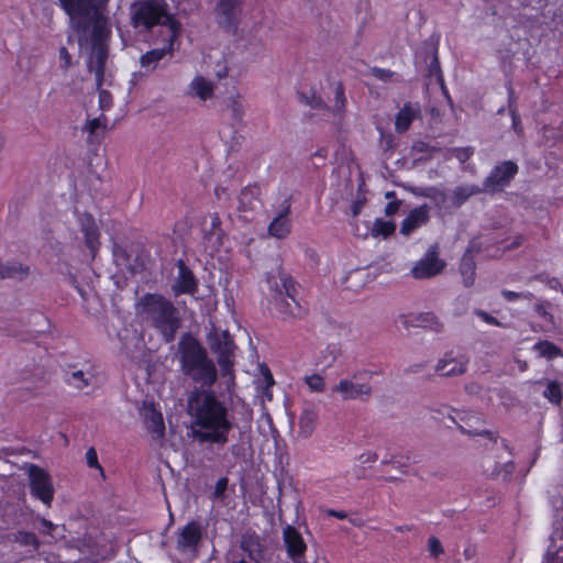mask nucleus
I'll use <instances>...</instances> for the list:
<instances>
[{
	"mask_svg": "<svg viewBox=\"0 0 563 563\" xmlns=\"http://www.w3.org/2000/svg\"><path fill=\"white\" fill-rule=\"evenodd\" d=\"M188 412L200 430H194V437L200 443L224 445L233 423L229 420L228 409L210 388H194L187 399Z\"/></svg>",
	"mask_w": 563,
	"mask_h": 563,
	"instance_id": "f257e3e1",
	"label": "nucleus"
},
{
	"mask_svg": "<svg viewBox=\"0 0 563 563\" xmlns=\"http://www.w3.org/2000/svg\"><path fill=\"white\" fill-rule=\"evenodd\" d=\"M177 357L183 375L195 388H211L218 379L214 361L206 347L189 332L184 333L177 344Z\"/></svg>",
	"mask_w": 563,
	"mask_h": 563,
	"instance_id": "f03ea898",
	"label": "nucleus"
},
{
	"mask_svg": "<svg viewBox=\"0 0 563 563\" xmlns=\"http://www.w3.org/2000/svg\"><path fill=\"white\" fill-rule=\"evenodd\" d=\"M137 306L144 320L162 335L165 343L175 340L181 327V317L178 308L159 294L143 295Z\"/></svg>",
	"mask_w": 563,
	"mask_h": 563,
	"instance_id": "7ed1b4c3",
	"label": "nucleus"
},
{
	"mask_svg": "<svg viewBox=\"0 0 563 563\" xmlns=\"http://www.w3.org/2000/svg\"><path fill=\"white\" fill-rule=\"evenodd\" d=\"M109 0H58L60 8L69 16L71 29L79 42L88 41V33L95 29L100 34V26L108 24L106 9Z\"/></svg>",
	"mask_w": 563,
	"mask_h": 563,
	"instance_id": "20e7f679",
	"label": "nucleus"
},
{
	"mask_svg": "<svg viewBox=\"0 0 563 563\" xmlns=\"http://www.w3.org/2000/svg\"><path fill=\"white\" fill-rule=\"evenodd\" d=\"M131 25L141 31H150L154 26L167 27V36L176 40L180 24L168 12L164 0H134L130 5Z\"/></svg>",
	"mask_w": 563,
	"mask_h": 563,
	"instance_id": "39448f33",
	"label": "nucleus"
},
{
	"mask_svg": "<svg viewBox=\"0 0 563 563\" xmlns=\"http://www.w3.org/2000/svg\"><path fill=\"white\" fill-rule=\"evenodd\" d=\"M207 343L210 351L217 356L221 375L223 377L232 376L236 346L229 331H218L213 328L207 334Z\"/></svg>",
	"mask_w": 563,
	"mask_h": 563,
	"instance_id": "423d86ee",
	"label": "nucleus"
},
{
	"mask_svg": "<svg viewBox=\"0 0 563 563\" xmlns=\"http://www.w3.org/2000/svg\"><path fill=\"white\" fill-rule=\"evenodd\" d=\"M280 286L275 283L276 297L275 305L277 310L286 317L301 318L305 314V310L297 301V284L294 278L279 271L278 273Z\"/></svg>",
	"mask_w": 563,
	"mask_h": 563,
	"instance_id": "0eeeda50",
	"label": "nucleus"
},
{
	"mask_svg": "<svg viewBox=\"0 0 563 563\" xmlns=\"http://www.w3.org/2000/svg\"><path fill=\"white\" fill-rule=\"evenodd\" d=\"M109 36V30L107 24L100 26V34L95 33V29L88 33V40L91 43V53L88 59L89 71L95 73L96 86H102L104 77L106 62L109 54L107 38Z\"/></svg>",
	"mask_w": 563,
	"mask_h": 563,
	"instance_id": "6e6552de",
	"label": "nucleus"
},
{
	"mask_svg": "<svg viewBox=\"0 0 563 563\" xmlns=\"http://www.w3.org/2000/svg\"><path fill=\"white\" fill-rule=\"evenodd\" d=\"M372 373L367 371L357 372L350 378L341 379L332 389L339 393L343 400L361 399L365 400L371 397L373 388L369 384Z\"/></svg>",
	"mask_w": 563,
	"mask_h": 563,
	"instance_id": "1a4fd4ad",
	"label": "nucleus"
},
{
	"mask_svg": "<svg viewBox=\"0 0 563 563\" xmlns=\"http://www.w3.org/2000/svg\"><path fill=\"white\" fill-rule=\"evenodd\" d=\"M446 263L440 257V250L438 244H432L424 255L415 263L410 269V276L418 280L431 279L440 275Z\"/></svg>",
	"mask_w": 563,
	"mask_h": 563,
	"instance_id": "9d476101",
	"label": "nucleus"
},
{
	"mask_svg": "<svg viewBox=\"0 0 563 563\" xmlns=\"http://www.w3.org/2000/svg\"><path fill=\"white\" fill-rule=\"evenodd\" d=\"M27 475L32 496L49 507L55 492L51 475L44 468L34 464L29 466Z\"/></svg>",
	"mask_w": 563,
	"mask_h": 563,
	"instance_id": "9b49d317",
	"label": "nucleus"
},
{
	"mask_svg": "<svg viewBox=\"0 0 563 563\" xmlns=\"http://www.w3.org/2000/svg\"><path fill=\"white\" fill-rule=\"evenodd\" d=\"M205 528L197 520L189 521L177 532L176 549L181 554L192 558L198 555V547L202 541Z\"/></svg>",
	"mask_w": 563,
	"mask_h": 563,
	"instance_id": "f8f14e48",
	"label": "nucleus"
},
{
	"mask_svg": "<svg viewBox=\"0 0 563 563\" xmlns=\"http://www.w3.org/2000/svg\"><path fill=\"white\" fill-rule=\"evenodd\" d=\"M518 172V166L511 162L506 161L495 166L490 174L486 177L483 184V191L495 194L501 191L510 184Z\"/></svg>",
	"mask_w": 563,
	"mask_h": 563,
	"instance_id": "ddd939ff",
	"label": "nucleus"
},
{
	"mask_svg": "<svg viewBox=\"0 0 563 563\" xmlns=\"http://www.w3.org/2000/svg\"><path fill=\"white\" fill-rule=\"evenodd\" d=\"M239 0H218L214 9L218 25L229 33H235L239 24Z\"/></svg>",
	"mask_w": 563,
	"mask_h": 563,
	"instance_id": "4468645a",
	"label": "nucleus"
},
{
	"mask_svg": "<svg viewBox=\"0 0 563 563\" xmlns=\"http://www.w3.org/2000/svg\"><path fill=\"white\" fill-rule=\"evenodd\" d=\"M178 274L172 290L176 296L181 294H195L198 289V282L191 269L185 264L183 260L177 261Z\"/></svg>",
	"mask_w": 563,
	"mask_h": 563,
	"instance_id": "2eb2a0df",
	"label": "nucleus"
},
{
	"mask_svg": "<svg viewBox=\"0 0 563 563\" xmlns=\"http://www.w3.org/2000/svg\"><path fill=\"white\" fill-rule=\"evenodd\" d=\"M283 541L288 556L297 562L298 559L303 556L307 545L300 532L292 526H287L283 530Z\"/></svg>",
	"mask_w": 563,
	"mask_h": 563,
	"instance_id": "dca6fc26",
	"label": "nucleus"
},
{
	"mask_svg": "<svg viewBox=\"0 0 563 563\" xmlns=\"http://www.w3.org/2000/svg\"><path fill=\"white\" fill-rule=\"evenodd\" d=\"M429 219V207L427 205L413 208L402 220L400 234L409 236L413 231L427 224Z\"/></svg>",
	"mask_w": 563,
	"mask_h": 563,
	"instance_id": "f3484780",
	"label": "nucleus"
},
{
	"mask_svg": "<svg viewBox=\"0 0 563 563\" xmlns=\"http://www.w3.org/2000/svg\"><path fill=\"white\" fill-rule=\"evenodd\" d=\"M290 213V197L285 199L282 206V210L272 220L268 225L269 235L277 239H285L290 233V222L288 214Z\"/></svg>",
	"mask_w": 563,
	"mask_h": 563,
	"instance_id": "a211bd4d",
	"label": "nucleus"
},
{
	"mask_svg": "<svg viewBox=\"0 0 563 563\" xmlns=\"http://www.w3.org/2000/svg\"><path fill=\"white\" fill-rule=\"evenodd\" d=\"M80 224V231L85 236V243L90 250L92 256H95L99 246V230L93 217L89 213H82L78 218Z\"/></svg>",
	"mask_w": 563,
	"mask_h": 563,
	"instance_id": "6ab92c4d",
	"label": "nucleus"
},
{
	"mask_svg": "<svg viewBox=\"0 0 563 563\" xmlns=\"http://www.w3.org/2000/svg\"><path fill=\"white\" fill-rule=\"evenodd\" d=\"M174 42L170 36H167L166 44L162 48H154L145 54H143L140 58L141 67L146 70L153 71L158 66V63L166 56H173L174 52Z\"/></svg>",
	"mask_w": 563,
	"mask_h": 563,
	"instance_id": "aec40b11",
	"label": "nucleus"
},
{
	"mask_svg": "<svg viewBox=\"0 0 563 563\" xmlns=\"http://www.w3.org/2000/svg\"><path fill=\"white\" fill-rule=\"evenodd\" d=\"M421 109L418 102H406L399 110L395 120V129L398 133L406 132L412 121L420 115Z\"/></svg>",
	"mask_w": 563,
	"mask_h": 563,
	"instance_id": "412c9836",
	"label": "nucleus"
},
{
	"mask_svg": "<svg viewBox=\"0 0 563 563\" xmlns=\"http://www.w3.org/2000/svg\"><path fill=\"white\" fill-rule=\"evenodd\" d=\"M261 188L257 185H250L244 187L239 197V211L247 212L254 211L261 206Z\"/></svg>",
	"mask_w": 563,
	"mask_h": 563,
	"instance_id": "4be33fe9",
	"label": "nucleus"
},
{
	"mask_svg": "<svg viewBox=\"0 0 563 563\" xmlns=\"http://www.w3.org/2000/svg\"><path fill=\"white\" fill-rule=\"evenodd\" d=\"M435 371L441 376H459L465 373L466 371V362L462 358H455L452 354L446 353L443 358H441L437 366Z\"/></svg>",
	"mask_w": 563,
	"mask_h": 563,
	"instance_id": "5701e85b",
	"label": "nucleus"
},
{
	"mask_svg": "<svg viewBox=\"0 0 563 563\" xmlns=\"http://www.w3.org/2000/svg\"><path fill=\"white\" fill-rule=\"evenodd\" d=\"M13 541L20 547L25 548V552L30 558H34L40 553L41 541L32 531L19 530L13 534Z\"/></svg>",
	"mask_w": 563,
	"mask_h": 563,
	"instance_id": "b1692460",
	"label": "nucleus"
},
{
	"mask_svg": "<svg viewBox=\"0 0 563 563\" xmlns=\"http://www.w3.org/2000/svg\"><path fill=\"white\" fill-rule=\"evenodd\" d=\"M483 191V188L477 185H462L453 189L450 195V207L453 209L460 208L464 205L472 196L478 195Z\"/></svg>",
	"mask_w": 563,
	"mask_h": 563,
	"instance_id": "393cba45",
	"label": "nucleus"
},
{
	"mask_svg": "<svg viewBox=\"0 0 563 563\" xmlns=\"http://www.w3.org/2000/svg\"><path fill=\"white\" fill-rule=\"evenodd\" d=\"M30 274V267L16 261L2 262L0 260V278H11L22 280Z\"/></svg>",
	"mask_w": 563,
	"mask_h": 563,
	"instance_id": "a878e982",
	"label": "nucleus"
},
{
	"mask_svg": "<svg viewBox=\"0 0 563 563\" xmlns=\"http://www.w3.org/2000/svg\"><path fill=\"white\" fill-rule=\"evenodd\" d=\"M424 62L427 63V76L435 77L437 81L443 87V77L438 58V49L433 45H426L424 47Z\"/></svg>",
	"mask_w": 563,
	"mask_h": 563,
	"instance_id": "bb28decb",
	"label": "nucleus"
},
{
	"mask_svg": "<svg viewBox=\"0 0 563 563\" xmlns=\"http://www.w3.org/2000/svg\"><path fill=\"white\" fill-rule=\"evenodd\" d=\"M241 549L247 553L249 558L258 563L263 559V547L260 537L256 534L243 536Z\"/></svg>",
	"mask_w": 563,
	"mask_h": 563,
	"instance_id": "cd10ccee",
	"label": "nucleus"
},
{
	"mask_svg": "<svg viewBox=\"0 0 563 563\" xmlns=\"http://www.w3.org/2000/svg\"><path fill=\"white\" fill-rule=\"evenodd\" d=\"M460 273L465 287H471L475 282L476 264L470 251H466L461 258Z\"/></svg>",
	"mask_w": 563,
	"mask_h": 563,
	"instance_id": "c85d7f7f",
	"label": "nucleus"
},
{
	"mask_svg": "<svg viewBox=\"0 0 563 563\" xmlns=\"http://www.w3.org/2000/svg\"><path fill=\"white\" fill-rule=\"evenodd\" d=\"M93 378V375L89 371L85 372L82 369L71 371L65 374V382L78 390L90 386Z\"/></svg>",
	"mask_w": 563,
	"mask_h": 563,
	"instance_id": "c756f323",
	"label": "nucleus"
},
{
	"mask_svg": "<svg viewBox=\"0 0 563 563\" xmlns=\"http://www.w3.org/2000/svg\"><path fill=\"white\" fill-rule=\"evenodd\" d=\"M210 218V228L203 229V239L211 243L212 246H220L224 234L221 228V219L218 213H212Z\"/></svg>",
	"mask_w": 563,
	"mask_h": 563,
	"instance_id": "7c9ffc66",
	"label": "nucleus"
},
{
	"mask_svg": "<svg viewBox=\"0 0 563 563\" xmlns=\"http://www.w3.org/2000/svg\"><path fill=\"white\" fill-rule=\"evenodd\" d=\"M411 325L421 327L434 331L437 333L442 332L443 323L440 322L438 317L431 312L420 313L410 321Z\"/></svg>",
	"mask_w": 563,
	"mask_h": 563,
	"instance_id": "2f4dec72",
	"label": "nucleus"
},
{
	"mask_svg": "<svg viewBox=\"0 0 563 563\" xmlns=\"http://www.w3.org/2000/svg\"><path fill=\"white\" fill-rule=\"evenodd\" d=\"M145 423L147 430L157 438H162L164 435L165 426L161 412L154 409L148 410L145 415Z\"/></svg>",
	"mask_w": 563,
	"mask_h": 563,
	"instance_id": "473e14b6",
	"label": "nucleus"
},
{
	"mask_svg": "<svg viewBox=\"0 0 563 563\" xmlns=\"http://www.w3.org/2000/svg\"><path fill=\"white\" fill-rule=\"evenodd\" d=\"M318 413L311 408H305L299 417V429L300 433L305 437H309L316 427Z\"/></svg>",
	"mask_w": 563,
	"mask_h": 563,
	"instance_id": "72a5a7b5",
	"label": "nucleus"
},
{
	"mask_svg": "<svg viewBox=\"0 0 563 563\" xmlns=\"http://www.w3.org/2000/svg\"><path fill=\"white\" fill-rule=\"evenodd\" d=\"M533 350L539 353L540 357H545L548 360H553L562 355V350L548 340L537 342L533 345Z\"/></svg>",
	"mask_w": 563,
	"mask_h": 563,
	"instance_id": "f704fd0d",
	"label": "nucleus"
},
{
	"mask_svg": "<svg viewBox=\"0 0 563 563\" xmlns=\"http://www.w3.org/2000/svg\"><path fill=\"white\" fill-rule=\"evenodd\" d=\"M396 230V224L394 221H385L380 218H377L375 222L373 223V227L371 229V234L374 238L383 236L388 238L391 234H394Z\"/></svg>",
	"mask_w": 563,
	"mask_h": 563,
	"instance_id": "c9c22d12",
	"label": "nucleus"
},
{
	"mask_svg": "<svg viewBox=\"0 0 563 563\" xmlns=\"http://www.w3.org/2000/svg\"><path fill=\"white\" fill-rule=\"evenodd\" d=\"M191 89L202 100H207V99L211 98V96L213 93L212 84L200 76L196 77L192 80Z\"/></svg>",
	"mask_w": 563,
	"mask_h": 563,
	"instance_id": "e433bc0d",
	"label": "nucleus"
},
{
	"mask_svg": "<svg viewBox=\"0 0 563 563\" xmlns=\"http://www.w3.org/2000/svg\"><path fill=\"white\" fill-rule=\"evenodd\" d=\"M342 354V350L340 344L330 343L325 346V349L321 352L319 362L324 366H331Z\"/></svg>",
	"mask_w": 563,
	"mask_h": 563,
	"instance_id": "4c0bfd02",
	"label": "nucleus"
},
{
	"mask_svg": "<svg viewBox=\"0 0 563 563\" xmlns=\"http://www.w3.org/2000/svg\"><path fill=\"white\" fill-rule=\"evenodd\" d=\"M427 195L428 198L431 199L438 208L445 210L453 209V207H450V196L444 190L430 187Z\"/></svg>",
	"mask_w": 563,
	"mask_h": 563,
	"instance_id": "58836bf2",
	"label": "nucleus"
},
{
	"mask_svg": "<svg viewBox=\"0 0 563 563\" xmlns=\"http://www.w3.org/2000/svg\"><path fill=\"white\" fill-rule=\"evenodd\" d=\"M543 396L552 404L560 405L562 401L561 387L556 382H548Z\"/></svg>",
	"mask_w": 563,
	"mask_h": 563,
	"instance_id": "ea45409f",
	"label": "nucleus"
},
{
	"mask_svg": "<svg viewBox=\"0 0 563 563\" xmlns=\"http://www.w3.org/2000/svg\"><path fill=\"white\" fill-rule=\"evenodd\" d=\"M299 99L302 103L313 108V109H325L327 103L320 96H317L314 91H311L309 95L300 93Z\"/></svg>",
	"mask_w": 563,
	"mask_h": 563,
	"instance_id": "a19ab883",
	"label": "nucleus"
},
{
	"mask_svg": "<svg viewBox=\"0 0 563 563\" xmlns=\"http://www.w3.org/2000/svg\"><path fill=\"white\" fill-rule=\"evenodd\" d=\"M345 96H344V87L341 82L336 84L335 90H334V104H333V112L334 113H342L345 107Z\"/></svg>",
	"mask_w": 563,
	"mask_h": 563,
	"instance_id": "79ce46f5",
	"label": "nucleus"
},
{
	"mask_svg": "<svg viewBox=\"0 0 563 563\" xmlns=\"http://www.w3.org/2000/svg\"><path fill=\"white\" fill-rule=\"evenodd\" d=\"M305 380L311 390L318 391V393H321L324 390L325 384H324V379L322 376H320L318 374H312L310 376H307L305 378Z\"/></svg>",
	"mask_w": 563,
	"mask_h": 563,
	"instance_id": "37998d69",
	"label": "nucleus"
},
{
	"mask_svg": "<svg viewBox=\"0 0 563 563\" xmlns=\"http://www.w3.org/2000/svg\"><path fill=\"white\" fill-rule=\"evenodd\" d=\"M113 256L117 265L125 267L130 266V255L123 247L119 246L118 244H115L113 247Z\"/></svg>",
	"mask_w": 563,
	"mask_h": 563,
	"instance_id": "c03bdc74",
	"label": "nucleus"
},
{
	"mask_svg": "<svg viewBox=\"0 0 563 563\" xmlns=\"http://www.w3.org/2000/svg\"><path fill=\"white\" fill-rule=\"evenodd\" d=\"M551 306L549 301H540L534 306L536 312L548 321L550 324L554 325V317L551 312L548 311V308Z\"/></svg>",
	"mask_w": 563,
	"mask_h": 563,
	"instance_id": "a18cd8bd",
	"label": "nucleus"
},
{
	"mask_svg": "<svg viewBox=\"0 0 563 563\" xmlns=\"http://www.w3.org/2000/svg\"><path fill=\"white\" fill-rule=\"evenodd\" d=\"M97 87V90L99 92V108L102 110V111H107L111 108L112 106V96L111 93L106 90V89H102V86H96Z\"/></svg>",
	"mask_w": 563,
	"mask_h": 563,
	"instance_id": "49530a36",
	"label": "nucleus"
},
{
	"mask_svg": "<svg viewBox=\"0 0 563 563\" xmlns=\"http://www.w3.org/2000/svg\"><path fill=\"white\" fill-rule=\"evenodd\" d=\"M459 429L464 434H468V435H472V437H487L494 443L497 442V434L494 433L493 431H489V430H481V431L475 430V431H472V430L465 429L462 426H459Z\"/></svg>",
	"mask_w": 563,
	"mask_h": 563,
	"instance_id": "de8ad7c7",
	"label": "nucleus"
},
{
	"mask_svg": "<svg viewBox=\"0 0 563 563\" xmlns=\"http://www.w3.org/2000/svg\"><path fill=\"white\" fill-rule=\"evenodd\" d=\"M38 521L41 523V528H40L41 533L44 536H49L55 539L56 538L55 532L58 530V526L54 525L52 521H49L45 518H41Z\"/></svg>",
	"mask_w": 563,
	"mask_h": 563,
	"instance_id": "09e8293b",
	"label": "nucleus"
},
{
	"mask_svg": "<svg viewBox=\"0 0 563 563\" xmlns=\"http://www.w3.org/2000/svg\"><path fill=\"white\" fill-rule=\"evenodd\" d=\"M501 296L507 300V301H514V300H517V299H528V300H531L534 296L532 292H516V291H511V290H503L501 291Z\"/></svg>",
	"mask_w": 563,
	"mask_h": 563,
	"instance_id": "8fccbe9b",
	"label": "nucleus"
},
{
	"mask_svg": "<svg viewBox=\"0 0 563 563\" xmlns=\"http://www.w3.org/2000/svg\"><path fill=\"white\" fill-rule=\"evenodd\" d=\"M380 139H379V146L380 148L386 152L394 147V136L391 133H385L383 129H378Z\"/></svg>",
	"mask_w": 563,
	"mask_h": 563,
	"instance_id": "3c124183",
	"label": "nucleus"
},
{
	"mask_svg": "<svg viewBox=\"0 0 563 563\" xmlns=\"http://www.w3.org/2000/svg\"><path fill=\"white\" fill-rule=\"evenodd\" d=\"M229 479L227 477H220L214 486L213 498L221 499L224 496V493L228 488Z\"/></svg>",
	"mask_w": 563,
	"mask_h": 563,
	"instance_id": "603ef678",
	"label": "nucleus"
},
{
	"mask_svg": "<svg viewBox=\"0 0 563 563\" xmlns=\"http://www.w3.org/2000/svg\"><path fill=\"white\" fill-rule=\"evenodd\" d=\"M428 547L431 555L438 558L440 554L443 553V547L440 542V540L435 537H430L428 540Z\"/></svg>",
	"mask_w": 563,
	"mask_h": 563,
	"instance_id": "864d4df0",
	"label": "nucleus"
},
{
	"mask_svg": "<svg viewBox=\"0 0 563 563\" xmlns=\"http://www.w3.org/2000/svg\"><path fill=\"white\" fill-rule=\"evenodd\" d=\"M101 119H103L104 122L107 121V118L103 114L100 118L88 120L84 131H87L90 135H93L96 131L102 125Z\"/></svg>",
	"mask_w": 563,
	"mask_h": 563,
	"instance_id": "5fc2aeb1",
	"label": "nucleus"
},
{
	"mask_svg": "<svg viewBox=\"0 0 563 563\" xmlns=\"http://www.w3.org/2000/svg\"><path fill=\"white\" fill-rule=\"evenodd\" d=\"M229 109L231 111L232 118L235 121H241L242 120L243 114H244V110H243V106L239 101L232 100L230 106H229Z\"/></svg>",
	"mask_w": 563,
	"mask_h": 563,
	"instance_id": "6e6d98bb",
	"label": "nucleus"
},
{
	"mask_svg": "<svg viewBox=\"0 0 563 563\" xmlns=\"http://www.w3.org/2000/svg\"><path fill=\"white\" fill-rule=\"evenodd\" d=\"M372 75L382 81H388L394 76V73L389 69L374 67L372 68Z\"/></svg>",
	"mask_w": 563,
	"mask_h": 563,
	"instance_id": "4d7b16f0",
	"label": "nucleus"
},
{
	"mask_svg": "<svg viewBox=\"0 0 563 563\" xmlns=\"http://www.w3.org/2000/svg\"><path fill=\"white\" fill-rule=\"evenodd\" d=\"M86 460H87V464H88L89 467H96V468H99L102 472V467L100 466V464L98 462L97 452H96V450L93 448H90L86 452Z\"/></svg>",
	"mask_w": 563,
	"mask_h": 563,
	"instance_id": "13d9d810",
	"label": "nucleus"
},
{
	"mask_svg": "<svg viewBox=\"0 0 563 563\" xmlns=\"http://www.w3.org/2000/svg\"><path fill=\"white\" fill-rule=\"evenodd\" d=\"M472 154L473 150L471 147H459L454 150V155L461 163H465Z\"/></svg>",
	"mask_w": 563,
	"mask_h": 563,
	"instance_id": "bf43d9fd",
	"label": "nucleus"
},
{
	"mask_svg": "<svg viewBox=\"0 0 563 563\" xmlns=\"http://www.w3.org/2000/svg\"><path fill=\"white\" fill-rule=\"evenodd\" d=\"M476 314L483 321H485L486 323H489V324H493V325H497V327H501V323H500V321L498 319H496L495 317L490 316L488 312H486L484 310H477Z\"/></svg>",
	"mask_w": 563,
	"mask_h": 563,
	"instance_id": "052dcab7",
	"label": "nucleus"
},
{
	"mask_svg": "<svg viewBox=\"0 0 563 563\" xmlns=\"http://www.w3.org/2000/svg\"><path fill=\"white\" fill-rule=\"evenodd\" d=\"M509 111H510V114H511L512 128H514L515 132L517 134H521L522 133V126H521L520 117L516 113V109L511 108L510 106H509Z\"/></svg>",
	"mask_w": 563,
	"mask_h": 563,
	"instance_id": "680f3d73",
	"label": "nucleus"
},
{
	"mask_svg": "<svg viewBox=\"0 0 563 563\" xmlns=\"http://www.w3.org/2000/svg\"><path fill=\"white\" fill-rule=\"evenodd\" d=\"M400 205H401L400 200H391V201H389L386 205V207H385V214L387 217L394 216L395 213L398 212Z\"/></svg>",
	"mask_w": 563,
	"mask_h": 563,
	"instance_id": "e2e57ef3",
	"label": "nucleus"
},
{
	"mask_svg": "<svg viewBox=\"0 0 563 563\" xmlns=\"http://www.w3.org/2000/svg\"><path fill=\"white\" fill-rule=\"evenodd\" d=\"M59 59L62 60V67L64 69H68L69 66H70V63H71V56L70 54L68 53L67 48L66 47H62L59 49Z\"/></svg>",
	"mask_w": 563,
	"mask_h": 563,
	"instance_id": "0e129e2a",
	"label": "nucleus"
},
{
	"mask_svg": "<svg viewBox=\"0 0 563 563\" xmlns=\"http://www.w3.org/2000/svg\"><path fill=\"white\" fill-rule=\"evenodd\" d=\"M365 201H366V199H365V197H363L353 202V205L351 207L353 218H356L360 214L362 208L365 205Z\"/></svg>",
	"mask_w": 563,
	"mask_h": 563,
	"instance_id": "69168bd1",
	"label": "nucleus"
},
{
	"mask_svg": "<svg viewBox=\"0 0 563 563\" xmlns=\"http://www.w3.org/2000/svg\"><path fill=\"white\" fill-rule=\"evenodd\" d=\"M376 460H377V454L375 452H365L358 456V461L363 464L373 463Z\"/></svg>",
	"mask_w": 563,
	"mask_h": 563,
	"instance_id": "338daca9",
	"label": "nucleus"
},
{
	"mask_svg": "<svg viewBox=\"0 0 563 563\" xmlns=\"http://www.w3.org/2000/svg\"><path fill=\"white\" fill-rule=\"evenodd\" d=\"M424 366L426 365L423 363L411 364L405 368V373L406 374H417V373H420L424 368Z\"/></svg>",
	"mask_w": 563,
	"mask_h": 563,
	"instance_id": "774afa93",
	"label": "nucleus"
}]
</instances>
